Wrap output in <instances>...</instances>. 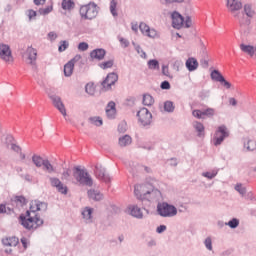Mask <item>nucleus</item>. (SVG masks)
Instances as JSON below:
<instances>
[{
	"mask_svg": "<svg viewBox=\"0 0 256 256\" xmlns=\"http://www.w3.org/2000/svg\"><path fill=\"white\" fill-rule=\"evenodd\" d=\"M37 211H39V209H37V200H34L30 203L29 210L19 216V221L24 229L35 231V229H39V227L45 223Z\"/></svg>",
	"mask_w": 256,
	"mask_h": 256,
	"instance_id": "1",
	"label": "nucleus"
},
{
	"mask_svg": "<svg viewBox=\"0 0 256 256\" xmlns=\"http://www.w3.org/2000/svg\"><path fill=\"white\" fill-rule=\"evenodd\" d=\"M134 195L139 201H159L161 199V191L158 189L147 190V184H138L134 186Z\"/></svg>",
	"mask_w": 256,
	"mask_h": 256,
	"instance_id": "2",
	"label": "nucleus"
},
{
	"mask_svg": "<svg viewBox=\"0 0 256 256\" xmlns=\"http://www.w3.org/2000/svg\"><path fill=\"white\" fill-rule=\"evenodd\" d=\"M73 177L80 185H85L86 187H93V178L87 170L81 169L80 166H75L73 169Z\"/></svg>",
	"mask_w": 256,
	"mask_h": 256,
	"instance_id": "3",
	"label": "nucleus"
},
{
	"mask_svg": "<svg viewBox=\"0 0 256 256\" xmlns=\"http://www.w3.org/2000/svg\"><path fill=\"white\" fill-rule=\"evenodd\" d=\"M81 19L89 20L95 19L99 15V7L95 2H90L88 4L82 5L79 10Z\"/></svg>",
	"mask_w": 256,
	"mask_h": 256,
	"instance_id": "4",
	"label": "nucleus"
},
{
	"mask_svg": "<svg viewBox=\"0 0 256 256\" xmlns=\"http://www.w3.org/2000/svg\"><path fill=\"white\" fill-rule=\"evenodd\" d=\"M156 212L160 217H164V218L176 217L177 207L167 202H159L156 207Z\"/></svg>",
	"mask_w": 256,
	"mask_h": 256,
	"instance_id": "5",
	"label": "nucleus"
},
{
	"mask_svg": "<svg viewBox=\"0 0 256 256\" xmlns=\"http://www.w3.org/2000/svg\"><path fill=\"white\" fill-rule=\"evenodd\" d=\"M227 137H229V130L227 129V126H219L214 134L215 147H219V145H221V143H223Z\"/></svg>",
	"mask_w": 256,
	"mask_h": 256,
	"instance_id": "6",
	"label": "nucleus"
},
{
	"mask_svg": "<svg viewBox=\"0 0 256 256\" xmlns=\"http://www.w3.org/2000/svg\"><path fill=\"white\" fill-rule=\"evenodd\" d=\"M137 117L142 127H149L153 121V114H151L147 108H142L139 110L137 112Z\"/></svg>",
	"mask_w": 256,
	"mask_h": 256,
	"instance_id": "7",
	"label": "nucleus"
},
{
	"mask_svg": "<svg viewBox=\"0 0 256 256\" xmlns=\"http://www.w3.org/2000/svg\"><path fill=\"white\" fill-rule=\"evenodd\" d=\"M48 97L52 101L54 107L61 113V115H63V117H67V109H65V104H63V101H61V97L51 92H48Z\"/></svg>",
	"mask_w": 256,
	"mask_h": 256,
	"instance_id": "8",
	"label": "nucleus"
},
{
	"mask_svg": "<svg viewBox=\"0 0 256 256\" xmlns=\"http://www.w3.org/2000/svg\"><path fill=\"white\" fill-rule=\"evenodd\" d=\"M117 81H119V75L115 72H111L102 81L101 85L105 91H111V87H113Z\"/></svg>",
	"mask_w": 256,
	"mask_h": 256,
	"instance_id": "9",
	"label": "nucleus"
},
{
	"mask_svg": "<svg viewBox=\"0 0 256 256\" xmlns=\"http://www.w3.org/2000/svg\"><path fill=\"white\" fill-rule=\"evenodd\" d=\"M49 181L51 187H55V189L58 191V193H61V195H67V193H69V188L67 185L63 184L59 178L49 177Z\"/></svg>",
	"mask_w": 256,
	"mask_h": 256,
	"instance_id": "10",
	"label": "nucleus"
},
{
	"mask_svg": "<svg viewBox=\"0 0 256 256\" xmlns=\"http://www.w3.org/2000/svg\"><path fill=\"white\" fill-rule=\"evenodd\" d=\"M94 174L100 181H104V183H111V176L107 174L105 168L101 164H96Z\"/></svg>",
	"mask_w": 256,
	"mask_h": 256,
	"instance_id": "11",
	"label": "nucleus"
},
{
	"mask_svg": "<svg viewBox=\"0 0 256 256\" xmlns=\"http://www.w3.org/2000/svg\"><path fill=\"white\" fill-rule=\"evenodd\" d=\"M0 59H2V61H5V63L13 61V54L9 45L0 44Z\"/></svg>",
	"mask_w": 256,
	"mask_h": 256,
	"instance_id": "12",
	"label": "nucleus"
},
{
	"mask_svg": "<svg viewBox=\"0 0 256 256\" xmlns=\"http://www.w3.org/2000/svg\"><path fill=\"white\" fill-rule=\"evenodd\" d=\"M192 115L193 117H196V119H205V117H213V115H215V109L207 108L204 110H193Z\"/></svg>",
	"mask_w": 256,
	"mask_h": 256,
	"instance_id": "13",
	"label": "nucleus"
},
{
	"mask_svg": "<svg viewBox=\"0 0 256 256\" xmlns=\"http://www.w3.org/2000/svg\"><path fill=\"white\" fill-rule=\"evenodd\" d=\"M226 7L228 11H230V13L235 16L237 11H241V9H243V3L239 0H227Z\"/></svg>",
	"mask_w": 256,
	"mask_h": 256,
	"instance_id": "14",
	"label": "nucleus"
},
{
	"mask_svg": "<svg viewBox=\"0 0 256 256\" xmlns=\"http://www.w3.org/2000/svg\"><path fill=\"white\" fill-rule=\"evenodd\" d=\"M235 19H237L241 29L243 27H249L251 25V18L245 15L243 12H237L233 16Z\"/></svg>",
	"mask_w": 256,
	"mask_h": 256,
	"instance_id": "15",
	"label": "nucleus"
},
{
	"mask_svg": "<svg viewBox=\"0 0 256 256\" xmlns=\"http://www.w3.org/2000/svg\"><path fill=\"white\" fill-rule=\"evenodd\" d=\"M79 59H81V56H75L64 65L65 77H71L73 75V69H75V62L79 61Z\"/></svg>",
	"mask_w": 256,
	"mask_h": 256,
	"instance_id": "16",
	"label": "nucleus"
},
{
	"mask_svg": "<svg viewBox=\"0 0 256 256\" xmlns=\"http://www.w3.org/2000/svg\"><path fill=\"white\" fill-rule=\"evenodd\" d=\"M171 17L172 26L174 27V29H181V27H183V24L185 23V18H183V16L177 11H174Z\"/></svg>",
	"mask_w": 256,
	"mask_h": 256,
	"instance_id": "17",
	"label": "nucleus"
},
{
	"mask_svg": "<svg viewBox=\"0 0 256 256\" xmlns=\"http://www.w3.org/2000/svg\"><path fill=\"white\" fill-rule=\"evenodd\" d=\"M26 55L29 60V65L35 67V65H37V49L33 48L32 46H28L26 49Z\"/></svg>",
	"mask_w": 256,
	"mask_h": 256,
	"instance_id": "18",
	"label": "nucleus"
},
{
	"mask_svg": "<svg viewBox=\"0 0 256 256\" xmlns=\"http://www.w3.org/2000/svg\"><path fill=\"white\" fill-rule=\"evenodd\" d=\"M107 55V51L103 48H97L90 52L91 59H96V61H103Z\"/></svg>",
	"mask_w": 256,
	"mask_h": 256,
	"instance_id": "19",
	"label": "nucleus"
},
{
	"mask_svg": "<svg viewBox=\"0 0 256 256\" xmlns=\"http://www.w3.org/2000/svg\"><path fill=\"white\" fill-rule=\"evenodd\" d=\"M128 211L132 217L136 219H143V211L137 205H129Z\"/></svg>",
	"mask_w": 256,
	"mask_h": 256,
	"instance_id": "20",
	"label": "nucleus"
},
{
	"mask_svg": "<svg viewBox=\"0 0 256 256\" xmlns=\"http://www.w3.org/2000/svg\"><path fill=\"white\" fill-rule=\"evenodd\" d=\"M116 104L113 101H110L106 106V115L108 119H115V115H117Z\"/></svg>",
	"mask_w": 256,
	"mask_h": 256,
	"instance_id": "21",
	"label": "nucleus"
},
{
	"mask_svg": "<svg viewBox=\"0 0 256 256\" xmlns=\"http://www.w3.org/2000/svg\"><path fill=\"white\" fill-rule=\"evenodd\" d=\"M2 245H4L5 247H17V245H19V238H17L16 236L3 238Z\"/></svg>",
	"mask_w": 256,
	"mask_h": 256,
	"instance_id": "22",
	"label": "nucleus"
},
{
	"mask_svg": "<svg viewBox=\"0 0 256 256\" xmlns=\"http://www.w3.org/2000/svg\"><path fill=\"white\" fill-rule=\"evenodd\" d=\"M198 68L199 62L197 61V59H195L194 57H190L186 60V69H188V71H197Z\"/></svg>",
	"mask_w": 256,
	"mask_h": 256,
	"instance_id": "23",
	"label": "nucleus"
},
{
	"mask_svg": "<svg viewBox=\"0 0 256 256\" xmlns=\"http://www.w3.org/2000/svg\"><path fill=\"white\" fill-rule=\"evenodd\" d=\"M87 193L89 199H92V201H102L103 199V193H101L99 190L90 189Z\"/></svg>",
	"mask_w": 256,
	"mask_h": 256,
	"instance_id": "24",
	"label": "nucleus"
},
{
	"mask_svg": "<svg viewBox=\"0 0 256 256\" xmlns=\"http://www.w3.org/2000/svg\"><path fill=\"white\" fill-rule=\"evenodd\" d=\"M82 217L86 223H91V220L93 219V208H84L82 211Z\"/></svg>",
	"mask_w": 256,
	"mask_h": 256,
	"instance_id": "25",
	"label": "nucleus"
},
{
	"mask_svg": "<svg viewBox=\"0 0 256 256\" xmlns=\"http://www.w3.org/2000/svg\"><path fill=\"white\" fill-rule=\"evenodd\" d=\"M195 131L198 133V137H205V126L199 121L193 123Z\"/></svg>",
	"mask_w": 256,
	"mask_h": 256,
	"instance_id": "26",
	"label": "nucleus"
},
{
	"mask_svg": "<svg viewBox=\"0 0 256 256\" xmlns=\"http://www.w3.org/2000/svg\"><path fill=\"white\" fill-rule=\"evenodd\" d=\"M241 13H244L250 19H253V17H255V15H256V12L253 9V6L251 4H245L243 6V11Z\"/></svg>",
	"mask_w": 256,
	"mask_h": 256,
	"instance_id": "27",
	"label": "nucleus"
},
{
	"mask_svg": "<svg viewBox=\"0 0 256 256\" xmlns=\"http://www.w3.org/2000/svg\"><path fill=\"white\" fill-rule=\"evenodd\" d=\"M61 7L64 11H73L75 9V1L62 0Z\"/></svg>",
	"mask_w": 256,
	"mask_h": 256,
	"instance_id": "28",
	"label": "nucleus"
},
{
	"mask_svg": "<svg viewBox=\"0 0 256 256\" xmlns=\"http://www.w3.org/2000/svg\"><path fill=\"white\" fill-rule=\"evenodd\" d=\"M244 149H246V151H255V149H256V141L255 140H251L249 138H245L244 139Z\"/></svg>",
	"mask_w": 256,
	"mask_h": 256,
	"instance_id": "29",
	"label": "nucleus"
},
{
	"mask_svg": "<svg viewBox=\"0 0 256 256\" xmlns=\"http://www.w3.org/2000/svg\"><path fill=\"white\" fill-rule=\"evenodd\" d=\"M240 49L243 53H247V55H250L251 57L255 55L256 48L252 45L241 44Z\"/></svg>",
	"mask_w": 256,
	"mask_h": 256,
	"instance_id": "30",
	"label": "nucleus"
},
{
	"mask_svg": "<svg viewBox=\"0 0 256 256\" xmlns=\"http://www.w3.org/2000/svg\"><path fill=\"white\" fill-rule=\"evenodd\" d=\"M133 143V139L129 135H124L119 138V145L120 147H127Z\"/></svg>",
	"mask_w": 256,
	"mask_h": 256,
	"instance_id": "31",
	"label": "nucleus"
},
{
	"mask_svg": "<svg viewBox=\"0 0 256 256\" xmlns=\"http://www.w3.org/2000/svg\"><path fill=\"white\" fill-rule=\"evenodd\" d=\"M210 77H211L212 81H216L218 83H220V81H223V79L225 78L223 76V74H221V72H219V70H213L210 74Z\"/></svg>",
	"mask_w": 256,
	"mask_h": 256,
	"instance_id": "32",
	"label": "nucleus"
},
{
	"mask_svg": "<svg viewBox=\"0 0 256 256\" xmlns=\"http://www.w3.org/2000/svg\"><path fill=\"white\" fill-rule=\"evenodd\" d=\"M142 103L146 107H151V105H153V103H155V99H153V96H151L150 94H144Z\"/></svg>",
	"mask_w": 256,
	"mask_h": 256,
	"instance_id": "33",
	"label": "nucleus"
},
{
	"mask_svg": "<svg viewBox=\"0 0 256 256\" xmlns=\"http://www.w3.org/2000/svg\"><path fill=\"white\" fill-rule=\"evenodd\" d=\"M44 161L45 159H43V157H41L40 155L34 154L32 156V162L34 163L35 167L41 168Z\"/></svg>",
	"mask_w": 256,
	"mask_h": 256,
	"instance_id": "34",
	"label": "nucleus"
},
{
	"mask_svg": "<svg viewBox=\"0 0 256 256\" xmlns=\"http://www.w3.org/2000/svg\"><path fill=\"white\" fill-rule=\"evenodd\" d=\"M42 166H44L47 173H55V167H53L49 159H44Z\"/></svg>",
	"mask_w": 256,
	"mask_h": 256,
	"instance_id": "35",
	"label": "nucleus"
},
{
	"mask_svg": "<svg viewBox=\"0 0 256 256\" xmlns=\"http://www.w3.org/2000/svg\"><path fill=\"white\" fill-rule=\"evenodd\" d=\"M164 111H166V113H173V111H175V104L173 101L168 100L164 102Z\"/></svg>",
	"mask_w": 256,
	"mask_h": 256,
	"instance_id": "36",
	"label": "nucleus"
},
{
	"mask_svg": "<svg viewBox=\"0 0 256 256\" xmlns=\"http://www.w3.org/2000/svg\"><path fill=\"white\" fill-rule=\"evenodd\" d=\"M148 69L152 71L159 70V61L157 59H151L148 61Z\"/></svg>",
	"mask_w": 256,
	"mask_h": 256,
	"instance_id": "37",
	"label": "nucleus"
},
{
	"mask_svg": "<svg viewBox=\"0 0 256 256\" xmlns=\"http://www.w3.org/2000/svg\"><path fill=\"white\" fill-rule=\"evenodd\" d=\"M110 13L113 17H117L119 15L117 13V0L110 1Z\"/></svg>",
	"mask_w": 256,
	"mask_h": 256,
	"instance_id": "38",
	"label": "nucleus"
},
{
	"mask_svg": "<svg viewBox=\"0 0 256 256\" xmlns=\"http://www.w3.org/2000/svg\"><path fill=\"white\" fill-rule=\"evenodd\" d=\"M132 45L135 47V51L138 53V55H140L142 59H147V53L143 51V48H141V46L135 44V42H132Z\"/></svg>",
	"mask_w": 256,
	"mask_h": 256,
	"instance_id": "39",
	"label": "nucleus"
},
{
	"mask_svg": "<svg viewBox=\"0 0 256 256\" xmlns=\"http://www.w3.org/2000/svg\"><path fill=\"white\" fill-rule=\"evenodd\" d=\"M136 101H137V99L135 98V96H128L124 102V105L126 107H135Z\"/></svg>",
	"mask_w": 256,
	"mask_h": 256,
	"instance_id": "40",
	"label": "nucleus"
},
{
	"mask_svg": "<svg viewBox=\"0 0 256 256\" xmlns=\"http://www.w3.org/2000/svg\"><path fill=\"white\" fill-rule=\"evenodd\" d=\"M225 225L230 227V229H237V227H239V219L232 218L229 222H226Z\"/></svg>",
	"mask_w": 256,
	"mask_h": 256,
	"instance_id": "41",
	"label": "nucleus"
},
{
	"mask_svg": "<svg viewBox=\"0 0 256 256\" xmlns=\"http://www.w3.org/2000/svg\"><path fill=\"white\" fill-rule=\"evenodd\" d=\"M89 121L92 125H96V127H101V125H103V119H101V117H90Z\"/></svg>",
	"mask_w": 256,
	"mask_h": 256,
	"instance_id": "42",
	"label": "nucleus"
},
{
	"mask_svg": "<svg viewBox=\"0 0 256 256\" xmlns=\"http://www.w3.org/2000/svg\"><path fill=\"white\" fill-rule=\"evenodd\" d=\"M14 201L17 205H20V207L27 205V199L24 196H15Z\"/></svg>",
	"mask_w": 256,
	"mask_h": 256,
	"instance_id": "43",
	"label": "nucleus"
},
{
	"mask_svg": "<svg viewBox=\"0 0 256 256\" xmlns=\"http://www.w3.org/2000/svg\"><path fill=\"white\" fill-rule=\"evenodd\" d=\"M204 246L206 247L207 251H213V239L210 236L204 240Z\"/></svg>",
	"mask_w": 256,
	"mask_h": 256,
	"instance_id": "44",
	"label": "nucleus"
},
{
	"mask_svg": "<svg viewBox=\"0 0 256 256\" xmlns=\"http://www.w3.org/2000/svg\"><path fill=\"white\" fill-rule=\"evenodd\" d=\"M218 170H212L211 172H203L202 177H206V179H215L217 177Z\"/></svg>",
	"mask_w": 256,
	"mask_h": 256,
	"instance_id": "45",
	"label": "nucleus"
},
{
	"mask_svg": "<svg viewBox=\"0 0 256 256\" xmlns=\"http://www.w3.org/2000/svg\"><path fill=\"white\" fill-rule=\"evenodd\" d=\"M69 49V42L67 40L60 41V45L58 47L59 53H63V51H67Z\"/></svg>",
	"mask_w": 256,
	"mask_h": 256,
	"instance_id": "46",
	"label": "nucleus"
},
{
	"mask_svg": "<svg viewBox=\"0 0 256 256\" xmlns=\"http://www.w3.org/2000/svg\"><path fill=\"white\" fill-rule=\"evenodd\" d=\"M115 61L114 60H108L106 62H102L99 64L100 69H111L113 67Z\"/></svg>",
	"mask_w": 256,
	"mask_h": 256,
	"instance_id": "47",
	"label": "nucleus"
},
{
	"mask_svg": "<svg viewBox=\"0 0 256 256\" xmlns=\"http://www.w3.org/2000/svg\"><path fill=\"white\" fill-rule=\"evenodd\" d=\"M235 190L242 195V197H245L247 195V188L243 186V184H237L235 186Z\"/></svg>",
	"mask_w": 256,
	"mask_h": 256,
	"instance_id": "48",
	"label": "nucleus"
},
{
	"mask_svg": "<svg viewBox=\"0 0 256 256\" xmlns=\"http://www.w3.org/2000/svg\"><path fill=\"white\" fill-rule=\"evenodd\" d=\"M36 209H38V211H47V207H48V204L47 202H41L39 200H37V204H36Z\"/></svg>",
	"mask_w": 256,
	"mask_h": 256,
	"instance_id": "49",
	"label": "nucleus"
},
{
	"mask_svg": "<svg viewBox=\"0 0 256 256\" xmlns=\"http://www.w3.org/2000/svg\"><path fill=\"white\" fill-rule=\"evenodd\" d=\"M51 11H53V6H47L46 8H40L38 10V13L40 15H49V13H51Z\"/></svg>",
	"mask_w": 256,
	"mask_h": 256,
	"instance_id": "50",
	"label": "nucleus"
},
{
	"mask_svg": "<svg viewBox=\"0 0 256 256\" xmlns=\"http://www.w3.org/2000/svg\"><path fill=\"white\" fill-rule=\"evenodd\" d=\"M85 92L88 95H95V86H93V84H86Z\"/></svg>",
	"mask_w": 256,
	"mask_h": 256,
	"instance_id": "51",
	"label": "nucleus"
},
{
	"mask_svg": "<svg viewBox=\"0 0 256 256\" xmlns=\"http://www.w3.org/2000/svg\"><path fill=\"white\" fill-rule=\"evenodd\" d=\"M139 29L143 35H146L149 32L150 27L149 25L141 22L139 25Z\"/></svg>",
	"mask_w": 256,
	"mask_h": 256,
	"instance_id": "52",
	"label": "nucleus"
},
{
	"mask_svg": "<svg viewBox=\"0 0 256 256\" xmlns=\"http://www.w3.org/2000/svg\"><path fill=\"white\" fill-rule=\"evenodd\" d=\"M146 37H150V39H155V37H157V30L149 28Z\"/></svg>",
	"mask_w": 256,
	"mask_h": 256,
	"instance_id": "53",
	"label": "nucleus"
},
{
	"mask_svg": "<svg viewBox=\"0 0 256 256\" xmlns=\"http://www.w3.org/2000/svg\"><path fill=\"white\" fill-rule=\"evenodd\" d=\"M78 49L79 51H87V49H89V44L87 42H80Z\"/></svg>",
	"mask_w": 256,
	"mask_h": 256,
	"instance_id": "54",
	"label": "nucleus"
},
{
	"mask_svg": "<svg viewBox=\"0 0 256 256\" xmlns=\"http://www.w3.org/2000/svg\"><path fill=\"white\" fill-rule=\"evenodd\" d=\"M160 88L168 91V89H171V83H169V81L165 80L161 83Z\"/></svg>",
	"mask_w": 256,
	"mask_h": 256,
	"instance_id": "55",
	"label": "nucleus"
},
{
	"mask_svg": "<svg viewBox=\"0 0 256 256\" xmlns=\"http://www.w3.org/2000/svg\"><path fill=\"white\" fill-rule=\"evenodd\" d=\"M35 17H37V11H35L33 9L28 10L29 21H33V19H35Z\"/></svg>",
	"mask_w": 256,
	"mask_h": 256,
	"instance_id": "56",
	"label": "nucleus"
},
{
	"mask_svg": "<svg viewBox=\"0 0 256 256\" xmlns=\"http://www.w3.org/2000/svg\"><path fill=\"white\" fill-rule=\"evenodd\" d=\"M183 25H184V27H186V29H189V27H191V25H193V22L191 21L190 16H186Z\"/></svg>",
	"mask_w": 256,
	"mask_h": 256,
	"instance_id": "57",
	"label": "nucleus"
},
{
	"mask_svg": "<svg viewBox=\"0 0 256 256\" xmlns=\"http://www.w3.org/2000/svg\"><path fill=\"white\" fill-rule=\"evenodd\" d=\"M167 231V226L166 225H160L156 228V233L161 235V233H165Z\"/></svg>",
	"mask_w": 256,
	"mask_h": 256,
	"instance_id": "58",
	"label": "nucleus"
},
{
	"mask_svg": "<svg viewBox=\"0 0 256 256\" xmlns=\"http://www.w3.org/2000/svg\"><path fill=\"white\" fill-rule=\"evenodd\" d=\"M221 85H223V87H225L226 89H231V82L225 80V78H222V80H220Z\"/></svg>",
	"mask_w": 256,
	"mask_h": 256,
	"instance_id": "59",
	"label": "nucleus"
},
{
	"mask_svg": "<svg viewBox=\"0 0 256 256\" xmlns=\"http://www.w3.org/2000/svg\"><path fill=\"white\" fill-rule=\"evenodd\" d=\"M118 131L119 133H125V131H127V124L126 123L119 124Z\"/></svg>",
	"mask_w": 256,
	"mask_h": 256,
	"instance_id": "60",
	"label": "nucleus"
},
{
	"mask_svg": "<svg viewBox=\"0 0 256 256\" xmlns=\"http://www.w3.org/2000/svg\"><path fill=\"white\" fill-rule=\"evenodd\" d=\"M245 199H247L248 201H255V195L253 194V192H248L247 194H245Z\"/></svg>",
	"mask_w": 256,
	"mask_h": 256,
	"instance_id": "61",
	"label": "nucleus"
},
{
	"mask_svg": "<svg viewBox=\"0 0 256 256\" xmlns=\"http://www.w3.org/2000/svg\"><path fill=\"white\" fill-rule=\"evenodd\" d=\"M162 75H165V77H169V66H162Z\"/></svg>",
	"mask_w": 256,
	"mask_h": 256,
	"instance_id": "62",
	"label": "nucleus"
},
{
	"mask_svg": "<svg viewBox=\"0 0 256 256\" xmlns=\"http://www.w3.org/2000/svg\"><path fill=\"white\" fill-rule=\"evenodd\" d=\"M48 39H50V41H55V39H57V33H55L54 31L49 32Z\"/></svg>",
	"mask_w": 256,
	"mask_h": 256,
	"instance_id": "63",
	"label": "nucleus"
},
{
	"mask_svg": "<svg viewBox=\"0 0 256 256\" xmlns=\"http://www.w3.org/2000/svg\"><path fill=\"white\" fill-rule=\"evenodd\" d=\"M12 151H15V153H19L21 151V146L17 144H11Z\"/></svg>",
	"mask_w": 256,
	"mask_h": 256,
	"instance_id": "64",
	"label": "nucleus"
}]
</instances>
